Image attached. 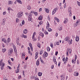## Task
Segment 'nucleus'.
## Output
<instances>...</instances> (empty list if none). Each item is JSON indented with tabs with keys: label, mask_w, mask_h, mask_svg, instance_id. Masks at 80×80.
I'll list each match as a JSON object with an SVG mask.
<instances>
[{
	"label": "nucleus",
	"mask_w": 80,
	"mask_h": 80,
	"mask_svg": "<svg viewBox=\"0 0 80 80\" xmlns=\"http://www.w3.org/2000/svg\"><path fill=\"white\" fill-rule=\"evenodd\" d=\"M5 64L4 62H2L0 61V66L1 67V70H3L4 68V66H5Z\"/></svg>",
	"instance_id": "obj_1"
},
{
	"label": "nucleus",
	"mask_w": 80,
	"mask_h": 80,
	"mask_svg": "<svg viewBox=\"0 0 80 80\" xmlns=\"http://www.w3.org/2000/svg\"><path fill=\"white\" fill-rule=\"evenodd\" d=\"M13 47L14 49V51L16 54V57H18V54H17V48L16 46L15 45H13Z\"/></svg>",
	"instance_id": "obj_2"
},
{
	"label": "nucleus",
	"mask_w": 80,
	"mask_h": 80,
	"mask_svg": "<svg viewBox=\"0 0 80 80\" xmlns=\"http://www.w3.org/2000/svg\"><path fill=\"white\" fill-rule=\"evenodd\" d=\"M22 15H23V12H19L17 14V17L18 18H21Z\"/></svg>",
	"instance_id": "obj_3"
},
{
	"label": "nucleus",
	"mask_w": 80,
	"mask_h": 80,
	"mask_svg": "<svg viewBox=\"0 0 80 80\" xmlns=\"http://www.w3.org/2000/svg\"><path fill=\"white\" fill-rule=\"evenodd\" d=\"M12 52H13V49L12 48L10 49L9 50L8 55H9V56H11L12 54Z\"/></svg>",
	"instance_id": "obj_4"
},
{
	"label": "nucleus",
	"mask_w": 80,
	"mask_h": 80,
	"mask_svg": "<svg viewBox=\"0 0 80 80\" xmlns=\"http://www.w3.org/2000/svg\"><path fill=\"white\" fill-rule=\"evenodd\" d=\"M57 10H58L57 8H55L52 12V15H54L56 12L57 11Z\"/></svg>",
	"instance_id": "obj_5"
},
{
	"label": "nucleus",
	"mask_w": 80,
	"mask_h": 80,
	"mask_svg": "<svg viewBox=\"0 0 80 80\" xmlns=\"http://www.w3.org/2000/svg\"><path fill=\"white\" fill-rule=\"evenodd\" d=\"M39 35L40 36H41L42 37V38H43V37H44V34L41 32H39Z\"/></svg>",
	"instance_id": "obj_6"
},
{
	"label": "nucleus",
	"mask_w": 80,
	"mask_h": 80,
	"mask_svg": "<svg viewBox=\"0 0 80 80\" xmlns=\"http://www.w3.org/2000/svg\"><path fill=\"white\" fill-rule=\"evenodd\" d=\"M29 45L30 46L31 51H33V47H32V45L31 44V43H29Z\"/></svg>",
	"instance_id": "obj_7"
},
{
	"label": "nucleus",
	"mask_w": 80,
	"mask_h": 80,
	"mask_svg": "<svg viewBox=\"0 0 80 80\" xmlns=\"http://www.w3.org/2000/svg\"><path fill=\"white\" fill-rule=\"evenodd\" d=\"M53 62H54L55 64L57 65V62L56 61V59L55 58H53Z\"/></svg>",
	"instance_id": "obj_8"
},
{
	"label": "nucleus",
	"mask_w": 80,
	"mask_h": 80,
	"mask_svg": "<svg viewBox=\"0 0 80 80\" xmlns=\"http://www.w3.org/2000/svg\"><path fill=\"white\" fill-rule=\"evenodd\" d=\"M60 77H61V80H64V79H65V77L63 75H62Z\"/></svg>",
	"instance_id": "obj_9"
},
{
	"label": "nucleus",
	"mask_w": 80,
	"mask_h": 80,
	"mask_svg": "<svg viewBox=\"0 0 80 80\" xmlns=\"http://www.w3.org/2000/svg\"><path fill=\"white\" fill-rule=\"evenodd\" d=\"M76 42H78L79 41V37L78 36H77L76 38Z\"/></svg>",
	"instance_id": "obj_10"
},
{
	"label": "nucleus",
	"mask_w": 80,
	"mask_h": 80,
	"mask_svg": "<svg viewBox=\"0 0 80 80\" xmlns=\"http://www.w3.org/2000/svg\"><path fill=\"white\" fill-rule=\"evenodd\" d=\"M45 11L46 12V13H48V12H49V10H48V9L47 8H45Z\"/></svg>",
	"instance_id": "obj_11"
},
{
	"label": "nucleus",
	"mask_w": 80,
	"mask_h": 80,
	"mask_svg": "<svg viewBox=\"0 0 80 80\" xmlns=\"http://www.w3.org/2000/svg\"><path fill=\"white\" fill-rule=\"evenodd\" d=\"M71 10H72V8L71 7H69L68 8V12H72Z\"/></svg>",
	"instance_id": "obj_12"
},
{
	"label": "nucleus",
	"mask_w": 80,
	"mask_h": 80,
	"mask_svg": "<svg viewBox=\"0 0 80 80\" xmlns=\"http://www.w3.org/2000/svg\"><path fill=\"white\" fill-rule=\"evenodd\" d=\"M78 72H74V76H78Z\"/></svg>",
	"instance_id": "obj_13"
},
{
	"label": "nucleus",
	"mask_w": 80,
	"mask_h": 80,
	"mask_svg": "<svg viewBox=\"0 0 80 80\" xmlns=\"http://www.w3.org/2000/svg\"><path fill=\"white\" fill-rule=\"evenodd\" d=\"M23 33L25 34H26V33H27V29H25L23 31Z\"/></svg>",
	"instance_id": "obj_14"
},
{
	"label": "nucleus",
	"mask_w": 80,
	"mask_h": 80,
	"mask_svg": "<svg viewBox=\"0 0 80 80\" xmlns=\"http://www.w3.org/2000/svg\"><path fill=\"white\" fill-rule=\"evenodd\" d=\"M39 60L40 59H38L37 62H36V65H39V64H40V63L39 62Z\"/></svg>",
	"instance_id": "obj_15"
},
{
	"label": "nucleus",
	"mask_w": 80,
	"mask_h": 80,
	"mask_svg": "<svg viewBox=\"0 0 80 80\" xmlns=\"http://www.w3.org/2000/svg\"><path fill=\"white\" fill-rule=\"evenodd\" d=\"M42 73L41 72H39L38 73V75L39 77H41V76H42Z\"/></svg>",
	"instance_id": "obj_16"
},
{
	"label": "nucleus",
	"mask_w": 80,
	"mask_h": 80,
	"mask_svg": "<svg viewBox=\"0 0 80 80\" xmlns=\"http://www.w3.org/2000/svg\"><path fill=\"white\" fill-rule=\"evenodd\" d=\"M22 58L23 59H24L25 58V54L23 53L22 54Z\"/></svg>",
	"instance_id": "obj_17"
},
{
	"label": "nucleus",
	"mask_w": 80,
	"mask_h": 80,
	"mask_svg": "<svg viewBox=\"0 0 80 80\" xmlns=\"http://www.w3.org/2000/svg\"><path fill=\"white\" fill-rule=\"evenodd\" d=\"M39 20H42V16H40V17H39L38 18Z\"/></svg>",
	"instance_id": "obj_18"
},
{
	"label": "nucleus",
	"mask_w": 80,
	"mask_h": 80,
	"mask_svg": "<svg viewBox=\"0 0 80 80\" xmlns=\"http://www.w3.org/2000/svg\"><path fill=\"white\" fill-rule=\"evenodd\" d=\"M44 54H45V57H47V56H48V53H47V52H46L45 51Z\"/></svg>",
	"instance_id": "obj_19"
},
{
	"label": "nucleus",
	"mask_w": 80,
	"mask_h": 80,
	"mask_svg": "<svg viewBox=\"0 0 80 80\" xmlns=\"http://www.w3.org/2000/svg\"><path fill=\"white\" fill-rule=\"evenodd\" d=\"M22 38H27V36L26 35H25L24 34H22Z\"/></svg>",
	"instance_id": "obj_20"
},
{
	"label": "nucleus",
	"mask_w": 80,
	"mask_h": 80,
	"mask_svg": "<svg viewBox=\"0 0 80 80\" xmlns=\"http://www.w3.org/2000/svg\"><path fill=\"white\" fill-rule=\"evenodd\" d=\"M35 34L36 35V32H34L33 35H32V39H33L34 38V37H35Z\"/></svg>",
	"instance_id": "obj_21"
},
{
	"label": "nucleus",
	"mask_w": 80,
	"mask_h": 80,
	"mask_svg": "<svg viewBox=\"0 0 80 80\" xmlns=\"http://www.w3.org/2000/svg\"><path fill=\"white\" fill-rule=\"evenodd\" d=\"M68 43L70 45H71L72 43V39H71V41H69Z\"/></svg>",
	"instance_id": "obj_22"
},
{
	"label": "nucleus",
	"mask_w": 80,
	"mask_h": 80,
	"mask_svg": "<svg viewBox=\"0 0 80 80\" xmlns=\"http://www.w3.org/2000/svg\"><path fill=\"white\" fill-rule=\"evenodd\" d=\"M27 8L28 9V10H30V9H31L30 6L29 5H28L27 7Z\"/></svg>",
	"instance_id": "obj_23"
},
{
	"label": "nucleus",
	"mask_w": 80,
	"mask_h": 80,
	"mask_svg": "<svg viewBox=\"0 0 80 80\" xmlns=\"http://www.w3.org/2000/svg\"><path fill=\"white\" fill-rule=\"evenodd\" d=\"M67 22H68V20L67 19H66L64 21V23H66Z\"/></svg>",
	"instance_id": "obj_24"
},
{
	"label": "nucleus",
	"mask_w": 80,
	"mask_h": 80,
	"mask_svg": "<svg viewBox=\"0 0 80 80\" xmlns=\"http://www.w3.org/2000/svg\"><path fill=\"white\" fill-rule=\"evenodd\" d=\"M17 2H18V3H19L22 4V1H21L20 0H17Z\"/></svg>",
	"instance_id": "obj_25"
},
{
	"label": "nucleus",
	"mask_w": 80,
	"mask_h": 80,
	"mask_svg": "<svg viewBox=\"0 0 80 80\" xmlns=\"http://www.w3.org/2000/svg\"><path fill=\"white\" fill-rule=\"evenodd\" d=\"M67 39V41L68 42L70 41V37H66Z\"/></svg>",
	"instance_id": "obj_26"
},
{
	"label": "nucleus",
	"mask_w": 80,
	"mask_h": 80,
	"mask_svg": "<svg viewBox=\"0 0 80 80\" xmlns=\"http://www.w3.org/2000/svg\"><path fill=\"white\" fill-rule=\"evenodd\" d=\"M12 2H11V1H9L8 2V5H10V4H12Z\"/></svg>",
	"instance_id": "obj_27"
},
{
	"label": "nucleus",
	"mask_w": 80,
	"mask_h": 80,
	"mask_svg": "<svg viewBox=\"0 0 80 80\" xmlns=\"http://www.w3.org/2000/svg\"><path fill=\"white\" fill-rule=\"evenodd\" d=\"M48 32H52V29H51L50 28H49L48 30Z\"/></svg>",
	"instance_id": "obj_28"
},
{
	"label": "nucleus",
	"mask_w": 80,
	"mask_h": 80,
	"mask_svg": "<svg viewBox=\"0 0 80 80\" xmlns=\"http://www.w3.org/2000/svg\"><path fill=\"white\" fill-rule=\"evenodd\" d=\"M78 5L79 6V7H80V2H79L78 1L77 2Z\"/></svg>",
	"instance_id": "obj_29"
},
{
	"label": "nucleus",
	"mask_w": 80,
	"mask_h": 80,
	"mask_svg": "<svg viewBox=\"0 0 80 80\" xmlns=\"http://www.w3.org/2000/svg\"><path fill=\"white\" fill-rule=\"evenodd\" d=\"M38 13H37V12H34V15H35V16H37Z\"/></svg>",
	"instance_id": "obj_30"
},
{
	"label": "nucleus",
	"mask_w": 80,
	"mask_h": 80,
	"mask_svg": "<svg viewBox=\"0 0 80 80\" xmlns=\"http://www.w3.org/2000/svg\"><path fill=\"white\" fill-rule=\"evenodd\" d=\"M37 46L39 48H40V44L38 43L37 44Z\"/></svg>",
	"instance_id": "obj_31"
},
{
	"label": "nucleus",
	"mask_w": 80,
	"mask_h": 80,
	"mask_svg": "<svg viewBox=\"0 0 80 80\" xmlns=\"http://www.w3.org/2000/svg\"><path fill=\"white\" fill-rule=\"evenodd\" d=\"M16 22H17V23H18V22L19 21V19H18V18H16Z\"/></svg>",
	"instance_id": "obj_32"
},
{
	"label": "nucleus",
	"mask_w": 80,
	"mask_h": 80,
	"mask_svg": "<svg viewBox=\"0 0 80 80\" xmlns=\"http://www.w3.org/2000/svg\"><path fill=\"white\" fill-rule=\"evenodd\" d=\"M58 29L59 30V31L62 30V28L61 27V26H59Z\"/></svg>",
	"instance_id": "obj_33"
},
{
	"label": "nucleus",
	"mask_w": 80,
	"mask_h": 80,
	"mask_svg": "<svg viewBox=\"0 0 80 80\" xmlns=\"http://www.w3.org/2000/svg\"><path fill=\"white\" fill-rule=\"evenodd\" d=\"M5 19H3V23H2V25H5Z\"/></svg>",
	"instance_id": "obj_34"
},
{
	"label": "nucleus",
	"mask_w": 80,
	"mask_h": 80,
	"mask_svg": "<svg viewBox=\"0 0 80 80\" xmlns=\"http://www.w3.org/2000/svg\"><path fill=\"white\" fill-rule=\"evenodd\" d=\"M28 21L30 22V21H32V18H31L29 17L28 18Z\"/></svg>",
	"instance_id": "obj_35"
},
{
	"label": "nucleus",
	"mask_w": 80,
	"mask_h": 80,
	"mask_svg": "<svg viewBox=\"0 0 80 80\" xmlns=\"http://www.w3.org/2000/svg\"><path fill=\"white\" fill-rule=\"evenodd\" d=\"M36 57H37V56H38V52H37L36 53Z\"/></svg>",
	"instance_id": "obj_36"
},
{
	"label": "nucleus",
	"mask_w": 80,
	"mask_h": 80,
	"mask_svg": "<svg viewBox=\"0 0 80 80\" xmlns=\"http://www.w3.org/2000/svg\"><path fill=\"white\" fill-rule=\"evenodd\" d=\"M68 50V52L70 54H71V52H72V50L70 49H69Z\"/></svg>",
	"instance_id": "obj_37"
},
{
	"label": "nucleus",
	"mask_w": 80,
	"mask_h": 80,
	"mask_svg": "<svg viewBox=\"0 0 80 80\" xmlns=\"http://www.w3.org/2000/svg\"><path fill=\"white\" fill-rule=\"evenodd\" d=\"M2 51L3 53L6 51V49H3L2 50Z\"/></svg>",
	"instance_id": "obj_38"
},
{
	"label": "nucleus",
	"mask_w": 80,
	"mask_h": 80,
	"mask_svg": "<svg viewBox=\"0 0 80 80\" xmlns=\"http://www.w3.org/2000/svg\"><path fill=\"white\" fill-rule=\"evenodd\" d=\"M10 42V38H8V43H9Z\"/></svg>",
	"instance_id": "obj_39"
},
{
	"label": "nucleus",
	"mask_w": 80,
	"mask_h": 80,
	"mask_svg": "<svg viewBox=\"0 0 80 80\" xmlns=\"http://www.w3.org/2000/svg\"><path fill=\"white\" fill-rule=\"evenodd\" d=\"M43 50H41L40 52V55H42L43 53Z\"/></svg>",
	"instance_id": "obj_40"
},
{
	"label": "nucleus",
	"mask_w": 80,
	"mask_h": 80,
	"mask_svg": "<svg viewBox=\"0 0 80 80\" xmlns=\"http://www.w3.org/2000/svg\"><path fill=\"white\" fill-rule=\"evenodd\" d=\"M28 53L29 54H30V55H32V53L30 51H28Z\"/></svg>",
	"instance_id": "obj_41"
},
{
	"label": "nucleus",
	"mask_w": 80,
	"mask_h": 80,
	"mask_svg": "<svg viewBox=\"0 0 80 80\" xmlns=\"http://www.w3.org/2000/svg\"><path fill=\"white\" fill-rule=\"evenodd\" d=\"M44 33L46 35H48V32H47V31H45Z\"/></svg>",
	"instance_id": "obj_42"
},
{
	"label": "nucleus",
	"mask_w": 80,
	"mask_h": 80,
	"mask_svg": "<svg viewBox=\"0 0 80 80\" xmlns=\"http://www.w3.org/2000/svg\"><path fill=\"white\" fill-rule=\"evenodd\" d=\"M69 72H72V68L69 69Z\"/></svg>",
	"instance_id": "obj_43"
},
{
	"label": "nucleus",
	"mask_w": 80,
	"mask_h": 80,
	"mask_svg": "<svg viewBox=\"0 0 80 80\" xmlns=\"http://www.w3.org/2000/svg\"><path fill=\"white\" fill-rule=\"evenodd\" d=\"M80 19L78 20H77V21L76 22V23H79L80 22Z\"/></svg>",
	"instance_id": "obj_44"
},
{
	"label": "nucleus",
	"mask_w": 80,
	"mask_h": 80,
	"mask_svg": "<svg viewBox=\"0 0 80 80\" xmlns=\"http://www.w3.org/2000/svg\"><path fill=\"white\" fill-rule=\"evenodd\" d=\"M22 25H24V24H25V21L23 20L22 22Z\"/></svg>",
	"instance_id": "obj_45"
},
{
	"label": "nucleus",
	"mask_w": 80,
	"mask_h": 80,
	"mask_svg": "<svg viewBox=\"0 0 80 80\" xmlns=\"http://www.w3.org/2000/svg\"><path fill=\"white\" fill-rule=\"evenodd\" d=\"M16 73H18L19 72V70L18 69H17V70H16Z\"/></svg>",
	"instance_id": "obj_46"
},
{
	"label": "nucleus",
	"mask_w": 80,
	"mask_h": 80,
	"mask_svg": "<svg viewBox=\"0 0 80 80\" xmlns=\"http://www.w3.org/2000/svg\"><path fill=\"white\" fill-rule=\"evenodd\" d=\"M75 61L76 60L77 58V55H75Z\"/></svg>",
	"instance_id": "obj_47"
},
{
	"label": "nucleus",
	"mask_w": 80,
	"mask_h": 80,
	"mask_svg": "<svg viewBox=\"0 0 80 80\" xmlns=\"http://www.w3.org/2000/svg\"><path fill=\"white\" fill-rule=\"evenodd\" d=\"M5 38H3L2 39V42H4V41L5 40Z\"/></svg>",
	"instance_id": "obj_48"
},
{
	"label": "nucleus",
	"mask_w": 80,
	"mask_h": 80,
	"mask_svg": "<svg viewBox=\"0 0 80 80\" xmlns=\"http://www.w3.org/2000/svg\"><path fill=\"white\" fill-rule=\"evenodd\" d=\"M47 50L48 52H50V48H47Z\"/></svg>",
	"instance_id": "obj_49"
},
{
	"label": "nucleus",
	"mask_w": 80,
	"mask_h": 80,
	"mask_svg": "<svg viewBox=\"0 0 80 80\" xmlns=\"http://www.w3.org/2000/svg\"><path fill=\"white\" fill-rule=\"evenodd\" d=\"M68 49L67 52H66V55L67 56H68Z\"/></svg>",
	"instance_id": "obj_50"
},
{
	"label": "nucleus",
	"mask_w": 80,
	"mask_h": 80,
	"mask_svg": "<svg viewBox=\"0 0 80 80\" xmlns=\"http://www.w3.org/2000/svg\"><path fill=\"white\" fill-rule=\"evenodd\" d=\"M50 46L52 47V48H53V44H50Z\"/></svg>",
	"instance_id": "obj_51"
},
{
	"label": "nucleus",
	"mask_w": 80,
	"mask_h": 80,
	"mask_svg": "<svg viewBox=\"0 0 80 80\" xmlns=\"http://www.w3.org/2000/svg\"><path fill=\"white\" fill-rule=\"evenodd\" d=\"M16 41L19 42V41H20V40H19V38H17L16 39Z\"/></svg>",
	"instance_id": "obj_52"
},
{
	"label": "nucleus",
	"mask_w": 80,
	"mask_h": 80,
	"mask_svg": "<svg viewBox=\"0 0 80 80\" xmlns=\"http://www.w3.org/2000/svg\"><path fill=\"white\" fill-rule=\"evenodd\" d=\"M56 45H59V42H57L56 43Z\"/></svg>",
	"instance_id": "obj_53"
},
{
	"label": "nucleus",
	"mask_w": 80,
	"mask_h": 80,
	"mask_svg": "<svg viewBox=\"0 0 80 80\" xmlns=\"http://www.w3.org/2000/svg\"><path fill=\"white\" fill-rule=\"evenodd\" d=\"M8 10H12V8H9L8 9Z\"/></svg>",
	"instance_id": "obj_54"
},
{
	"label": "nucleus",
	"mask_w": 80,
	"mask_h": 80,
	"mask_svg": "<svg viewBox=\"0 0 80 80\" xmlns=\"http://www.w3.org/2000/svg\"><path fill=\"white\" fill-rule=\"evenodd\" d=\"M69 16L70 17H71L72 16V12H69Z\"/></svg>",
	"instance_id": "obj_55"
},
{
	"label": "nucleus",
	"mask_w": 80,
	"mask_h": 80,
	"mask_svg": "<svg viewBox=\"0 0 80 80\" xmlns=\"http://www.w3.org/2000/svg\"><path fill=\"white\" fill-rule=\"evenodd\" d=\"M74 27H77V23H75V24H74Z\"/></svg>",
	"instance_id": "obj_56"
},
{
	"label": "nucleus",
	"mask_w": 80,
	"mask_h": 80,
	"mask_svg": "<svg viewBox=\"0 0 80 80\" xmlns=\"http://www.w3.org/2000/svg\"><path fill=\"white\" fill-rule=\"evenodd\" d=\"M66 4H65L64 6V8H66Z\"/></svg>",
	"instance_id": "obj_57"
},
{
	"label": "nucleus",
	"mask_w": 80,
	"mask_h": 80,
	"mask_svg": "<svg viewBox=\"0 0 80 80\" xmlns=\"http://www.w3.org/2000/svg\"><path fill=\"white\" fill-rule=\"evenodd\" d=\"M17 45H20V43H19V42H17Z\"/></svg>",
	"instance_id": "obj_58"
},
{
	"label": "nucleus",
	"mask_w": 80,
	"mask_h": 80,
	"mask_svg": "<svg viewBox=\"0 0 80 80\" xmlns=\"http://www.w3.org/2000/svg\"><path fill=\"white\" fill-rule=\"evenodd\" d=\"M29 16H30V17H32V14L31 13H29Z\"/></svg>",
	"instance_id": "obj_59"
},
{
	"label": "nucleus",
	"mask_w": 80,
	"mask_h": 80,
	"mask_svg": "<svg viewBox=\"0 0 80 80\" xmlns=\"http://www.w3.org/2000/svg\"><path fill=\"white\" fill-rule=\"evenodd\" d=\"M27 68V66L25 65L24 66V69H26Z\"/></svg>",
	"instance_id": "obj_60"
},
{
	"label": "nucleus",
	"mask_w": 80,
	"mask_h": 80,
	"mask_svg": "<svg viewBox=\"0 0 80 80\" xmlns=\"http://www.w3.org/2000/svg\"><path fill=\"white\" fill-rule=\"evenodd\" d=\"M57 54H58V52L57 51L56 52H55V55H57Z\"/></svg>",
	"instance_id": "obj_61"
},
{
	"label": "nucleus",
	"mask_w": 80,
	"mask_h": 80,
	"mask_svg": "<svg viewBox=\"0 0 80 80\" xmlns=\"http://www.w3.org/2000/svg\"><path fill=\"white\" fill-rule=\"evenodd\" d=\"M55 36L56 37H57L58 36V33H56V34H55Z\"/></svg>",
	"instance_id": "obj_62"
},
{
	"label": "nucleus",
	"mask_w": 80,
	"mask_h": 80,
	"mask_svg": "<svg viewBox=\"0 0 80 80\" xmlns=\"http://www.w3.org/2000/svg\"><path fill=\"white\" fill-rule=\"evenodd\" d=\"M73 20H75V16H73Z\"/></svg>",
	"instance_id": "obj_63"
},
{
	"label": "nucleus",
	"mask_w": 80,
	"mask_h": 80,
	"mask_svg": "<svg viewBox=\"0 0 80 80\" xmlns=\"http://www.w3.org/2000/svg\"><path fill=\"white\" fill-rule=\"evenodd\" d=\"M35 80H39V79H38V78H36L35 79Z\"/></svg>",
	"instance_id": "obj_64"
}]
</instances>
